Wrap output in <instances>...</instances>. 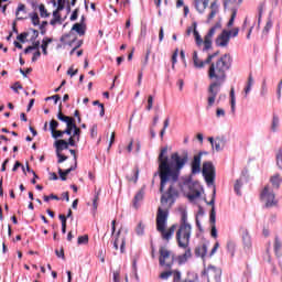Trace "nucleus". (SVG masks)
<instances>
[{"mask_svg": "<svg viewBox=\"0 0 282 282\" xmlns=\"http://www.w3.org/2000/svg\"><path fill=\"white\" fill-rule=\"evenodd\" d=\"M167 148H163L159 154V173L161 177V191L167 186L169 191L161 197V206L156 213V230L161 232L162 239L170 241L175 235L176 225H172L166 230V221H169V208L175 204L177 199V191L174 186L180 180V171L188 163V151H183L182 154L174 152L171 158L166 156Z\"/></svg>", "mask_w": 282, "mask_h": 282, "instance_id": "obj_1", "label": "nucleus"}, {"mask_svg": "<svg viewBox=\"0 0 282 282\" xmlns=\"http://www.w3.org/2000/svg\"><path fill=\"white\" fill-rule=\"evenodd\" d=\"M232 65V57L230 54L223 55L216 62H213L208 68V78L213 80L207 88V102L208 107L215 105L219 91H221V86L226 83V73L230 69Z\"/></svg>", "mask_w": 282, "mask_h": 282, "instance_id": "obj_2", "label": "nucleus"}, {"mask_svg": "<svg viewBox=\"0 0 282 282\" xmlns=\"http://www.w3.org/2000/svg\"><path fill=\"white\" fill-rule=\"evenodd\" d=\"M191 235H193V226L188 224V215H186V212H183L181 225L176 230V241L178 248H188L191 245Z\"/></svg>", "mask_w": 282, "mask_h": 282, "instance_id": "obj_3", "label": "nucleus"}, {"mask_svg": "<svg viewBox=\"0 0 282 282\" xmlns=\"http://www.w3.org/2000/svg\"><path fill=\"white\" fill-rule=\"evenodd\" d=\"M202 173H203V177H205V182L207 186L215 187L216 172H215V165H213V162L203 163Z\"/></svg>", "mask_w": 282, "mask_h": 282, "instance_id": "obj_4", "label": "nucleus"}, {"mask_svg": "<svg viewBox=\"0 0 282 282\" xmlns=\"http://www.w3.org/2000/svg\"><path fill=\"white\" fill-rule=\"evenodd\" d=\"M260 199L262 203H264V206L267 208H272V206H276L278 200L274 196V192L272 191V187L265 186L263 191L260 194Z\"/></svg>", "mask_w": 282, "mask_h": 282, "instance_id": "obj_5", "label": "nucleus"}, {"mask_svg": "<svg viewBox=\"0 0 282 282\" xmlns=\"http://www.w3.org/2000/svg\"><path fill=\"white\" fill-rule=\"evenodd\" d=\"M204 276H206L207 282H219L221 281V269L217 267L209 265L204 272Z\"/></svg>", "mask_w": 282, "mask_h": 282, "instance_id": "obj_6", "label": "nucleus"}, {"mask_svg": "<svg viewBox=\"0 0 282 282\" xmlns=\"http://www.w3.org/2000/svg\"><path fill=\"white\" fill-rule=\"evenodd\" d=\"M217 54L218 53L209 54L205 61H202L199 58V55L197 54V51H194L193 56H192L194 67L196 69H204V67H206V65H208L209 63H213V59L215 58V56H217Z\"/></svg>", "mask_w": 282, "mask_h": 282, "instance_id": "obj_7", "label": "nucleus"}, {"mask_svg": "<svg viewBox=\"0 0 282 282\" xmlns=\"http://www.w3.org/2000/svg\"><path fill=\"white\" fill-rule=\"evenodd\" d=\"M173 253L169 251V249L162 247L160 249V258H159V263L160 265H163L165 268H171L173 265Z\"/></svg>", "mask_w": 282, "mask_h": 282, "instance_id": "obj_8", "label": "nucleus"}, {"mask_svg": "<svg viewBox=\"0 0 282 282\" xmlns=\"http://www.w3.org/2000/svg\"><path fill=\"white\" fill-rule=\"evenodd\" d=\"M221 28V22H217L214 28H212L209 30V32L205 35L204 41H203V45L205 51L210 50V47H213V36H215V33L217 32V30H220Z\"/></svg>", "mask_w": 282, "mask_h": 282, "instance_id": "obj_9", "label": "nucleus"}, {"mask_svg": "<svg viewBox=\"0 0 282 282\" xmlns=\"http://www.w3.org/2000/svg\"><path fill=\"white\" fill-rule=\"evenodd\" d=\"M57 118L62 122L66 123V129L63 130L64 135H65V133H66V135H72V131H74V128H75L74 118L63 115V111L61 110V107H59V111L57 113Z\"/></svg>", "mask_w": 282, "mask_h": 282, "instance_id": "obj_10", "label": "nucleus"}, {"mask_svg": "<svg viewBox=\"0 0 282 282\" xmlns=\"http://www.w3.org/2000/svg\"><path fill=\"white\" fill-rule=\"evenodd\" d=\"M208 142H210L212 144V150L215 152V153H219L221 152L224 149H226V137H216V138H213V137H209L208 138Z\"/></svg>", "mask_w": 282, "mask_h": 282, "instance_id": "obj_11", "label": "nucleus"}, {"mask_svg": "<svg viewBox=\"0 0 282 282\" xmlns=\"http://www.w3.org/2000/svg\"><path fill=\"white\" fill-rule=\"evenodd\" d=\"M202 155H208V152H199L198 154L194 155L191 162V169L193 175H197V173H202Z\"/></svg>", "mask_w": 282, "mask_h": 282, "instance_id": "obj_12", "label": "nucleus"}, {"mask_svg": "<svg viewBox=\"0 0 282 282\" xmlns=\"http://www.w3.org/2000/svg\"><path fill=\"white\" fill-rule=\"evenodd\" d=\"M191 34L194 35L197 47H202V45H204V40L202 39V35H199V31H197V22H193L187 29L186 35L191 36Z\"/></svg>", "mask_w": 282, "mask_h": 282, "instance_id": "obj_13", "label": "nucleus"}, {"mask_svg": "<svg viewBox=\"0 0 282 282\" xmlns=\"http://www.w3.org/2000/svg\"><path fill=\"white\" fill-rule=\"evenodd\" d=\"M69 147H76V140L74 137H69L68 142L61 139L55 142L56 152L61 153V151H65L66 149H69Z\"/></svg>", "mask_w": 282, "mask_h": 282, "instance_id": "obj_14", "label": "nucleus"}, {"mask_svg": "<svg viewBox=\"0 0 282 282\" xmlns=\"http://www.w3.org/2000/svg\"><path fill=\"white\" fill-rule=\"evenodd\" d=\"M228 43H230V32L224 30L216 39V45H218V47H227Z\"/></svg>", "mask_w": 282, "mask_h": 282, "instance_id": "obj_15", "label": "nucleus"}, {"mask_svg": "<svg viewBox=\"0 0 282 282\" xmlns=\"http://www.w3.org/2000/svg\"><path fill=\"white\" fill-rule=\"evenodd\" d=\"M194 8L199 14H204L206 12V8H208L210 0H193Z\"/></svg>", "mask_w": 282, "mask_h": 282, "instance_id": "obj_16", "label": "nucleus"}, {"mask_svg": "<svg viewBox=\"0 0 282 282\" xmlns=\"http://www.w3.org/2000/svg\"><path fill=\"white\" fill-rule=\"evenodd\" d=\"M119 246H120V252L123 253L124 252L126 240H124V236H122V230H119L118 237L116 238V240L113 242L115 250H118Z\"/></svg>", "mask_w": 282, "mask_h": 282, "instance_id": "obj_17", "label": "nucleus"}, {"mask_svg": "<svg viewBox=\"0 0 282 282\" xmlns=\"http://www.w3.org/2000/svg\"><path fill=\"white\" fill-rule=\"evenodd\" d=\"M219 14V2L217 0L213 1L209 6V14L207 21H213L214 17Z\"/></svg>", "mask_w": 282, "mask_h": 282, "instance_id": "obj_18", "label": "nucleus"}, {"mask_svg": "<svg viewBox=\"0 0 282 282\" xmlns=\"http://www.w3.org/2000/svg\"><path fill=\"white\" fill-rule=\"evenodd\" d=\"M183 250H185L184 254L178 257V263H186L188 261V259H191V257H193V253L191 252V248H183Z\"/></svg>", "mask_w": 282, "mask_h": 282, "instance_id": "obj_19", "label": "nucleus"}, {"mask_svg": "<svg viewBox=\"0 0 282 282\" xmlns=\"http://www.w3.org/2000/svg\"><path fill=\"white\" fill-rule=\"evenodd\" d=\"M61 41L64 43V45H74V41H76V36L72 33H68L66 35H63L61 37Z\"/></svg>", "mask_w": 282, "mask_h": 282, "instance_id": "obj_20", "label": "nucleus"}, {"mask_svg": "<svg viewBox=\"0 0 282 282\" xmlns=\"http://www.w3.org/2000/svg\"><path fill=\"white\" fill-rule=\"evenodd\" d=\"M144 199V191H139L133 199V208H140V202Z\"/></svg>", "mask_w": 282, "mask_h": 282, "instance_id": "obj_21", "label": "nucleus"}, {"mask_svg": "<svg viewBox=\"0 0 282 282\" xmlns=\"http://www.w3.org/2000/svg\"><path fill=\"white\" fill-rule=\"evenodd\" d=\"M253 85H254V78H252V75H249L247 85L245 87V98H248V94H250V91H252Z\"/></svg>", "mask_w": 282, "mask_h": 282, "instance_id": "obj_22", "label": "nucleus"}, {"mask_svg": "<svg viewBox=\"0 0 282 282\" xmlns=\"http://www.w3.org/2000/svg\"><path fill=\"white\" fill-rule=\"evenodd\" d=\"M85 30L86 26L83 23H75L72 28V31L78 33L79 36H85Z\"/></svg>", "mask_w": 282, "mask_h": 282, "instance_id": "obj_23", "label": "nucleus"}, {"mask_svg": "<svg viewBox=\"0 0 282 282\" xmlns=\"http://www.w3.org/2000/svg\"><path fill=\"white\" fill-rule=\"evenodd\" d=\"M226 248H227V252H228V254H230L231 259L235 258V252L237 250V245L235 243V241L228 240Z\"/></svg>", "mask_w": 282, "mask_h": 282, "instance_id": "obj_24", "label": "nucleus"}, {"mask_svg": "<svg viewBox=\"0 0 282 282\" xmlns=\"http://www.w3.org/2000/svg\"><path fill=\"white\" fill-rule=\"evenodd\" d=\"M281 248H282V241H281V238H279V236H275L274 238V242H273V250L276 254V257L280 256V252H281Z\"/></svg>", "mask_w": 282, "mask_h": 282, "instance_id": "obj_25", "label": "nucleus"}, {"mask_svg": "<svg viewBox=\"0 0 282 282\" xmlns=\"http://www.w3.org/2000/svg\"><path fill=\"white\" fill-rule=\"evenodd\" d=\"M208 253V246L207 245H202L196 249V254L197 257H202V259H204V257Z\"/></svg>", "mask_w": 282, "mask_h": 282, "instance_id": "obj_26", "label": "nucleus"}, {"mask_svg": "<svg viewBox=\"0 0 282 282\" xmlns=\"http://www.w3.org/2000/svg\"><path fill=\"white\" fill-rule=\"evenodd\" d=\"M17 19H25V6L24 4H19L18 10H17Z\"/></svg>", "mask_w": 282, "mask_h": 282, "instance_id": "obj_27", "label": "nucleus"}, {"mask_svg": "<svg viewBox=\"0 0 282 282\" xmlns=\"http://www.w3.org/2000/svg\"><path fill=\"white\" fill-rule=\"evenodd\" d=\"M58 23H63L61 20V14L58 13V9L53 12V19L51 20V25H56Z\"/></svg>", "mask_w": 282, "mask_h": 282, "instance_id": "obj_28", "label": "nucleus"}, {"mask_svg": "<svg viewBox=\"0 0 282 282\" xmlns=\"http://www.w3.org/2000/svg\"><path fill=\"white\" fill-rule=\"evenodd\" d=\"M73 135H70V138H73L75 140V144L76 142H80V128H77L76 127V123H75V128H73Z\"/></svg>", "mask_w": 282, "mask_h": 282, "instance_id": "obj_29", "label": "nucleus"}, {"mask_svg": "<svg viewBox=\"0 0 282 282\" xmlns=\"http://www.w3.org/2000/svg\"><path fill=\"white\" fill-rule=\"evenodd\" d=\"M139 175H140V170L135 169L133 171V176L131 174H128L127 180H128V182H134L135 183V182H138Z\"/></svg>", "mask_w": 282, "mask_h": 282, "instance_id": "obj_30", "label": "nucleus"}, {"mask_svg": "<svg viewBox=\"0 0 282 282\" xmlns=\"http://www.w3.org/2000/svg\"><path fill=\"white\" fill-rule=\"evenodd\" d=\"M243 187V181L242 180H237L236 183H235V193L237 195H241V188Z\"/></svg>", "mask_w": 282, "mask_h": 282, "instance_id": "obj_31", "label": "nucleus"}, {"mask_svg": "<svg viewBox=\"0 0 282 282\" xmlns=\"http://www.w3.org/2000/svg\"><path fill=\"white\" fill-rule=\"evenodd\" d=\"M242 241H243V246L247 250H250V248H252V241L250 240L249 235H245L242 238Z\"/></svg>", "mask_w": 282, "mask_h": 282, "instance_id": "obj_32", "label": "nucleus"}, {"mask_svg": "<svg viewBox=\"0 0 282 282\" xmlns=\"http://www.w3.org/2000/svg\"><path fill=\"white\" fill-rule=\"evenodd\" d=\"M30 19L33 25H41V20L39 19V13H31Z\"/></svg>", "mask_w": 282, "mask_h": 282, "instance_id": "obj_33", "label": "nucleus"}, {"mask_svg": "<svg viewBox=\"0 0 282 282\" xmlns=\"http://www.w3.org/2000/svg\"><path fill=\"white\" fill-rule=\"evenodd\" d=\"M77 243L79 246L89 243V236H87V235L79 236L78 239H77Z\"/></svg>", "mask_w": 282, "mask_h": 282, "instance_id": "obj_34", "label": "nucleus"}, {"mask_svg": "<svg viewBox=\"0 0 282 282\" xmlns=\"http://www.w3.org/2000/svg\"><path fill=\"white\" fill-rule=\"evenodd\" d=\"M200 195H202V193H200L199 191H194V192L189 193V194L187 195V197H188V199H189L191 202H194V199L199 198Z\"/></svg>", "mask_w": 282, "mask_h": 282, "instance_id": "obj_35", "label": "nucleus"}, {"mask_svg": "<svg viewBox=\"0 0 282 282\" xmlns=\"http://www.w3.org/2000/svg\"><path fill=\"white\" fill-rule=\"evenodd\" d=\"M177 56H180V50H175L172 55V69H175V64L177 63Z\"/></svg>", "mask_w": 282, "mask_h": 282, "instance_id": "obj_36", "label": "nucleus"}, {"mask_svg": "<svg viewBox=\"0 0 282 282\" xmlns=\"http://www.w3.org/2000/svg\"><path fill=\"white\" fill-rule=\"evenodd\" d=\"M235 19H237V10L232 11L230 20L227 23V28H232V25H235Z\"/></svg>", "mask_w": 282, "mask_h": 282, "instance_id": "obj_37", "label": "nucleus"}, {"mask_svg": "<svg viewBox=\"0 0 282 282\" xmlns=\"http://www.w3.org/2000/svg\"><path fill=\"white\" fill-rule=\"evenodd\" d=\"M39 45H41V42L33 43L32 46H29L24 50V54H30V52H32V50H39Z\"/></svg>", "mask_w": 282, "mask_h": 282, "instance_id": "obj_38", "label": "nucleus"}, {"mask_svg": "<svg viewBox=\"0 0 282 282\" xmlns=\"http://www.w3.org/2000/svg\"><path fill=\"white\" fill-rule=\"evenodd\" d=\"M52 133V138H54L55 140L58 138H63V135H65V132L63 130H54Z\"/></svg>", "mask_w": 282, "mask_h": 282, "instance_id": "obj_39", "label": "nucleus"}, {"mask_svg": "<svg viewBox=\"0 0 282 282\" xmlns=\"http://www.w3.org/2000/svg\"><path fill=\"white\" fill-rule=\"evenodd\" d=\"M170 276H173V271H165L160 274V279L163 281H166Z\"/></svg>", "mask_w": 282, "mask_h": 282, "instance_id": "obj_40", "label": "nucleus"}, {"mask_svg": "<svg viewBox=\"0 0 282 282\" xmlns=\"http://www.w3.org/2000/svg\"><path fill=\"white\" fill-rule=\"evenodd\" d=\"M216 118H226V110H224V108H217Z\"/></svg>", "mask_w": 282, "mask_h": 282, "instance_id": "obj_41", "label": "nucleus"}, {"mask_svg": "<svg viewBox=\"0 0 282 282\" xmlns=\"http://www.w3.org/2000/svg\"><path fill=\"white\" fill-rule=\"evenodd\" d=\"M276 164L279 169H282V150H279L276 153Z\"/></svg>", "mask_w": 282, "mask_h": 282, "instance_id": "obj_42", "label": "nucleus"}, {"mask_svg": "<svg viewBox=\"0 0 282 282\" xmlns=\"http://www.w3.org/2000/svg\"><path fill=\"white\" fill-rule=\"evenodd\" d=\"M50 129H51V133L56 131V129H58V121L56 120H51L50 122Z\"/></svg>", "mask_w": 282, "mask_h": 282, "instance_id": "obj_43", "label": "nucleus"}, {"mask_svg": "<svg viewBox=\"0 0 282 282\" xmlns=\"http://www.w3.org/2000/svg\"><path fill=\"white\" fill-rule=\"evenodd\" d=\"M153 109V96H148V105H147V111H151Z\"/></svg>", "mask_w": 282, "mask_h": 282, "instance_id": "obj_44", "label": "nucleus"}, {"mask_svg": "<svg viewBox=\"0 0 282 282\" xmlns=\"http://www.w3.org/2000/svg\"><path fill=\"white\" fill-rule=\"evenodd\" d=\"M135 230L137 235H144V224L139 223Z\"/></svg>", "mask_w": 282, "mask_h": 282, "instance_id": "obj_45", "label": "nucleus"}, {"mask_svg": "<svg viewBox=\"0 0 282 282\" xmlns=\"http://www.w3.org/2000/svg\"><path fill=\"white\" fill-rule=\"evenodd\" d=\"M271 129H272V131H276V129H279V119H278V117H273Z\"/></svg>", "mask_w": 282, "mask_h": 282, "instance_id": "obj_46", "label": "nucleus"}, {"mask_svg": "<svg viewBox=\"0 0 282 282\" xmlns=\"http://www.w3.org/2000/svg\"><path fill=\"white\" fill-rule=\"evenodd\" d=\"M215 195H217V188L214 186V187H213L212 200L208 203L209 206H213V208H215Z\"/></svg>", "mask_w": 282, "mask_h": 282, "instance_id": "obj_47", "label": "nucleus"}, {"mask_svg": "<svg viewBox=\"0 0 282 282\" xmlns=\"http://www.w3.org/2000/svg\"><path fill=\"white\" fill-rule=\"evenodd\" d=\"M270 30H272V21L269 20L263 29V34H268V32H270Z\"/></svg>", "mask_w": 282, "mask_h": 282, "instance_id": "obj_48", "label": "nucleus"}, {"mask_svg": "<svg viewBox=\"0 0 282 282\" xmlns=\"http://www.w3.org/2000/svg\"><path fill=\"white\" fill-rule=\"evenodd\" d=\"M56 155L58 158V164H63V162H65V160H67L66 155H63L61 152H56Z\"/></svg>", "mask_w": 282, "mask_h": 282, "instance_id": "obj_49", "label": "nucleus"}, {"mask_svg": "<svg viewBox=\"0 0 282 282\" xmlns=\"http://www.w3.org/2000/svg\"><path fill=\"white\" fill-rule=\"evenodd\" d=\"M90 135L91 138H96V135H98V126H93L90 129Z\"/></svg>", "mask_w": 282, "mask_h": 282, "instance_id": "obj_50", "label": "nucleus"}, {"mask_svg": "<svg viewBox=\"0 0 282 282\" xmlns=\"http://www.w3.org/2000/svg\"><path fill=\"white\" fill-rule=\"evenodd\" d=\"M41 17H47V10L45 9V6L41 4L39 7Z\"/></svg>", "mask_w": 282, "mask_h": 282, "instance_id": "obj_51", "label": "nucleus"}, {"mask_svg": "<svg viewBox=\"0 0 282 282\" xmlns=\"http://www.w3.org/2000/svg\"><path fill=\"white\" fill-rule=\"evenodd\" d=\"M112 280L113 282H120V271H115L112 273Z\"/></svg>", "mask_w": 282, "mask_h": 282, "instance_id": "obj_52", "label": "nucleus"}, {"mask_svg": "<svg viewBox=\"0 0 282 282\" xmlns=\"http://www.w3.org/2000/svg\"><path fill=\"white\" fill-rule=\"evenodd\" d=\"M18 41H20V43H25V39H28V33H21L20 35H18Z\"/></svg>", "mask_w": 282, "mask_h": 282, "instance_id": "obj_53", "label": "nucleus"}, {"mask_svg": "<svg viewBox=\"0 0 282 282\" xmlns=\"http://www.w3.org/2000/svg\"><path fill=\"white\" fill-rule=\"evenodd\" d=\"M78 166V163H75L74 166H70L69 169L63 171L64 174L69 175L70 171H76Z\"/></svg>", "mask_w": 282, "mask_h": 282, "instance_id": "obj_54", "label": "nucleus"}, {"mask_svg": "<svg viewBox=\"0 0 282 282\" xmlns=\"http://www.w3.org/2000/svg\"><path fill=\"white\" fill-rule=\"evenodd\" d=\"M68 76L74 77L76 74H78V69L74 70V67L68 68L67 70Z\"/></svg>", "mask_w": 282, "mask_h": 282, "instance_id": "obj_55", "label": "nucleus"}, {"mask_svg": "<svg viewBox=\"0 0 282 282\" xmlns=\"http://www.w3.org/2000/svg\"><path fill=\"white\" fill-rule=\"evenodd\" d=\"M39 58H41V51H36V52L33 54L32 62H33V63H36V61H39Z\"/></svg>", "mask_w": 282, "mask_h": 282, "instance_id": "obj_56", "label": "nucleus"}, {"mask_svg": "<svg viewBox=\"0 0 282 282\" xmlns=\"http://www.w3.org/2000/svg\"><path fill=\"white\" fill-rule=\"evenodd\" d=\"M51 199H56L58 200V196L51 194L50 196H44V202H50Z\"/></svg>", "mask_w": 282, "mask_h": 282, "instance_id": "obj_57", "label": "nucleus"}, {"mask_svg": "<svg viewBox=\"0 0 282 282\" xmlns=\"http://www.w3.org/2000/svg\"><path fill=\"white\" fill-rule=\"evenodd\" d=\"M11 89H13V91H19V89H23V86L20 83H15Z\"/></svg>", "mask_w": 282, "mask_h": 282, "instance_id": "obj_58", "label": "nucleus"}, {"mask_svg": "<svg viewBox=\"0 0 282 282\" xmlns=\"http://www.w3.org/2000/svg\"><path fill=\"white\" fill-rule=\"evenodd\" d=\"M217 250H219V242H216L210 251V257H213V254H215L217 252Z\"/></svg>", "mask_w": 282, "mask_h": 282, "instance_id": "obj_59", "label": "nucleus"}, {"mask_svg": "<svg viewBox=\"0 0 282 282\" xmlns=\"http://www.w3.org/2000/svg\"><path fill=\"white\" fill-rule=\"evenodd\" d=\"M67 0H57L58 7L57 10H63L65 8V2Z\"/></svg>", "mask_w": 282, "mask_h": 282, "instance_id": "obj_60", "label": "nucleus"}, {"mask_svg": "<svg viewBox=\"0 0 282 282\" xmlns=\"http://www.w3.org/2000/svg\"><path fill=\"white\" fill-rule=\"evenodd\" d=\"M56 257H59L61 259H65V251L63 249L55 250Z\"/></svg>", "mask_w": 282, "mask_h": 282, "instance_id": "obj_61", "label": "nucleus"}, {"mask_svg": "<svg viewBox=\"0 0 282 282\" xmlns=\"http://www.w3.org/2000/svg\"><path fill=\"white\" fill-rule=\"evenodd\" d=\"M159 41H160V43H162V41H164V28H161V29H160V32H159Z\"/></svg>", "mask_w": 282, "mask_h": 282, "instance_id": "obj_62", "label": "nucleus"}, {"mask_svg": "<svg viewBox=\"0 0 282 282\" xmlns=\"http://www.w3.org/2000/svg\"><path fill=\"white\" fill-rule=\"evenodd\" d=\"M76 19H78V9H76L70 15V21H76Z\"/></svg>", "mask_w": 282, "mask_h": 282, "instance_id": "obj_63", "label": "nucleus"}, {"mask_svg": "<svg viewBox=\"0 0 282 282\" xmlns=\"http://www.w3.org/2000/svg\"><path fill=\"white\" fill-rule=\"evenodd\" d=\"M140 36H141L142 39H144V36H147V25H143V26L141 28V34H140Z\"/></svg>", "mask_w": 282, "mask_h": 282, "instance_id": "obj_64", "label": "nucleus"}]
</instances>
